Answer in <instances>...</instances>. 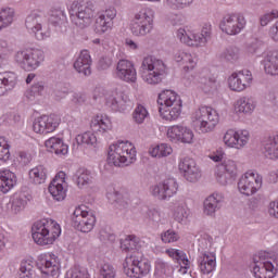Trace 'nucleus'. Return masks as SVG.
Here are the masks:
<instances>
[{"label":"nucleus","instance_id":"f257e3e1","mask_svg":"<svg viewBox=\"0 0 278 278\" xmlns=\"http://www.w3.org/2000/svg\"><path fill=\"white\" fill-rule=\"evenodd\" d=\"M62 236V228L51 218L38 220L33 226V240L40 247L53 244Z\"/></svg>","mask_w":278,"mask_h":278},{"label":"nucleus","instance_id":"f03ea898","mask_svg":"<svg viewBox=\"0 0 278 278\" xmlns=\"http://www.w3.org/2000/svg\"><path fill=\"white\" fill-rule=\"evenodd\" d=\"M139 73L146 84L157 86L166 76V64L153 55H148L143 58Z\"/></svg>","mask_w":278,"mask_h":278},{"label":"nucleus","instance_id":"7ed1b4c3","mask_svg":"<svg viewBox=\"0 0 278 278\" xmlns=\"http://www.w3.org/2000/svg\"><path fill=\"white\" fill-rule=\"evenodd\" d=\"M159 112L164 121H177L181 116L182 102L179 94L173 90H165L159 94Z\"/></svg>","mask_w":278,"mask_h":278},{"label":"nucleus","instance_id":"20e7f679","mask_svg":"<svg viewBox=\"0 0 278 278\" xmlns=\"http://www.w3.org/2000/svg\"><path fill=\"white\" fill-rule=\"evenodd\" d=\"M109 164L113 166H129L136 162V147L129 141H118L109 148Z\"/></svg>","mask_w":278,"mask_h":278},{"label":"nucleus","instance_id":"39448f33","mask_svg":"<svg viewBox=\"0 0 278 278\" xmlns=\"http://www.w3.org/2000/svg\"><path fill=\"white\" fill-rule=\"evenodd\" d=\"M218 121V112L210 106H202L192 115L193 127L199 134L212 132L213 129H216Z\"/></svg>","mask_w":278,"mask_h":278},{"label":"nucleus","instance_id":"423d86ee","mask_svg":"<svg viewBox=\"0 0 278 278\" xmlns=\"http://www.w3.org/2000/svg\"><path fill=\"white\" fill-rule=\"evenodd\" d=\"M13 60L24 71H36L45 62V51L36 48H24L14 53Z\"/></svg>","mask_w":278,"mask_h":278},{"label":"nucleus","instance_id":"0eeeda50","mask_svg":"<svg viewBox=\"0 0 278 278\" xmlns=\"http://www.w3.org/2000/svg\"><path fill=\"white\" fill-rule=\"evenodd\" d=\"M123 268L125 275L130 278H142L147 277L151 273V263L147 258H142V254L138 251H134L131 254L126 256Z\"/></svg>","mask_w":278,"mask_h":278},{"label":"nucleus","instance_id":"6e6552de","mask_svg":"<svg viewBox=\"0 0 278 278\" xmlns=\"http://www.w3.org/2000/svg\"><path fill=\"white\" fill-rule=\"evenodd\" d=\"M25 27L37 40L51 38V29L47 24V17L42 11L30 12L25 20Z\"/></svg>","mask_w":278,"mask_h":278},{"label":"nucleus","instance_id":"1a4fd4ad","mask_svg":"<svg viewBox=\"0 0 278 278\" xmlns=\"http://www.w3.org/2000/svg\"><path fill=\"white\" fill-rule=\"evenodd\" d=\"M155 11L151 8H143L137 12L130 23V31L132 36H147L153 31V21Z\"/></svg>","mask_w":278,"mask_h":278},{"label":"nucleus","instance_id":"9d476101","mask_svg":"<svg viewBox=\"0 0 278 278\" xmlns=\"http://www.w3.org/2000/svg\"><path fill=\"white\" fill-rule=\"evenodd\" d=\"M87 210L86 205H78L72 215V227L81 233H90L97 225V217Z\"/></svg>","mask_w":278,"mask_h":278},{"label":"nucleus","instance_id":"9b49d317","mask_svg":"<svg viewBox=\"0 0 278 278\" xmlns=\"http://www.w3.org/2000/svg\"><path fill=\"white\" fill-rule=\"evenodd\" d=\"M252 273L255 278H275V264L268 253L261 252L253 256Z\"/></svg>","mask_w":278,"mask_h":278},{"label":"nucleus","instance_id":"f8f14e48","mask_svg":"<svg viewBox=\"0 0 278 278\" xmlns=\"http://www.w3.org/2000/svg\"><path fill=\"white\" fill-rule=\"evenodd\" d=\"M77 10H72V23L79 29H86L92 23L94 17V4L92 1L80 3L78 7L75 4Z\"/></svg>","mask_w":278,"mask_h":278},{"label":"nucleus","instance_id":"ddd939ff","mask_svg":"<svg viewBox=\"0 0 278 278\" xmlns=\"http://www.w3.org/2000/svg\"><path fill=\"white\" fill-rule=\"evenodd\" d=\"M219 27L228 36H238L247 27V18L242 13H228L223 17Z\"/></svg>","mask_w":278,"mask_h":278},{"label":"nucleus","instance_id":"4468645a","mask_svg":"<svg viewBox=\"0 0 278 278\" xmlns=\"http://www.w3.org/2000/svg\"><path fill=\"white\" fill-rule=\"evenodd\" d=\"M263 184L262 175L255 172H247L238 181V190L245 197H253L261 188Z\"/></svg>","mask_w":278,"mask_h":278},{"label":"nucleus","instance_id":"2eb2a0df","mask_svg":"<svg viewBox=\"0 0 278 278\" xmlns=\"http://www.w3.org/2000/svg\"><path fill=\"white\" fill-rule=\"evenodd\" d=\"M179 190V185L175 178H167L151 188L152 194L159 201H168L175 197Z\"/></svg>","mask_w":278,"mask_h":278},{"label":"nucleus","instance_id":"dca6fc26","mask_svg":"<svg viewBox=\"0 0 278 278\" xmlns=\"http://www.w3.org/2000/svg\"><path fill=\"white\" fill-rule=\"evenodd\" d=\"M216 179L222 186H227L229 181L238 177V164L233 160H225L215 172Z\"/></svg>","mask_w":278,"mask_h":278},{"label":"nucleus","instance_id":"f3484780","mask_svg":"<svg viewBox=\"0 0 278 278\" xmlns=\"http://www.w3.org/2000/svg\"><path fill=\"white\" fill-rule=\"evenodd\" d=\"M48 190L54 201H64L66 199V192H68L66 173L59 172L50 182Z\"/></svg>","mask_w":278,"mask_h":278},{"label":"nucleus","instance_id":"a211bd4d","mask_svg":"<svg viewBox=\"0 0 278 278\" xmlns=\"http://www.w3.org/2000/svg\"><path fill=\"white\" fill-rule=\"evenodd\" d=\"M253 81V74L249 70L235 72L228 78V86L233 92H242L247 90Z\"/></svg>","mask_w":278,"mask_h":278},{"label":"nucleus","instance_id":"6ab92c4d","mask_svg":"<svg viewBox=\"0 0 278 278\" xmlns=\"http://www.w3.org/2000/svg\"><path fill=\"white\" fill-rule=\"evenodd\" d=\"M60 126V116L52 115H42L35 118L33 123V130L35 134H52Z\"/></svg>","mask_w":278,"mask_h":278},{"label":"nucleus","instance_id":"aec40b11","mask_svg":"<svg viewBox=\"0 0 278 278\" xmlns=\"http://www.w3.org/2000/svg\"><path fill=\"white\" fill-rule=\"evenodd\" d=\"M40 271L46 277H60V258L53 253H46L40 256Z\"/></svg>","mask_w":278,"mask_h":278},{"label":"nucleus","instance_id":"412c9836","mask_svg":"<svg viewBox=\"0 0 278 278\" xmlns=\"http://www.w3.org/2000/svg\"><path fill=\"white\" fill-rule=\"evenodd\" d=\"M178 168L180 173H184L185 179L191 184L199 181L202 176L201 167H199L197 161L191 157L181 159Z\"/></svg>","mask_w":278,"mask_h":278},{"label":"nucleus","instance_id":"4be33fe9","mask_svg":"<svg viewBox=\"0 0 278 278\" xmlns=\"http://www.w3.org/2000/svg\"><path fill=\"white\" fill-rule=\"evenodd\" d=\"M249 138H251L249 130L229 129L224 135V142L231 149H244L249 143Z\"/></svg>","mask_w":278,"mask_h":278},{"label":"nucleus","instance_id":"5701e85b","mask_svg":"<svg viewBox=\"0 0 278 278\" xmlns=\"http://www.w3.org/2000/svg\"><path fill=\"white\" fill-rule=\"evenodd\" d=\"M116 18V9L110 7L109 9L99 13L98 18L96 20V31L97 34H105L114 27V20Z\"/></svg>","mask_w":278,"mask_h":278},{"label":"nucleus","instance_id":"b1692460","mask_svg":"<svg viewBox=\"0 0 278 278\" xmlns=\"http://www.w3.org/2000/svg\"><path fill=\"white\" fill-rule=\"evenodd\" d=\"M116 75L122 81L127 84H136L138 79V74L136 67L131 61L119 60L116 66Z\"/></svg>","mask_w":278,"mask_h":278},{"label":"nucleus","instance_id":"393cba45","mask_svg":"<svg viewBox=\"0 0 278 278\" xmlns=\"http://www.w3.org/2000/svg\"><path fill=\"white\" fill-rule=\"evenodd\" d=\"M181 131H184L182 125H174L167 129V138L170 142H182L185 144H190L194 138V132L192 130H185V137H181Z\"/></svg>","mask_w":278,"mask_h":278},{"label":"nucleus","instance_id":"a878e982","mask_svg":"<svg viewBox=\"0 0 278 278\" xmlns=\"http://www.w3.org/2000/svg\"><path fill=\"white\" fill-rule=\"evenodd\" d=\"M92 59L90 58V52L88 50H83L74 63V68L80 75L85 77H90L92 75Z\"/></svg>","mask_w":278,"mask_h":278},{"label":"nucleus","instance_id":"bb28decb","mask_svg":"<svg viewBox=\"0 0 278 278\" xmlns=\"http://www.w3.org/2000/svg\"><path fill=\"white\" fill-rule=\"evenodd\" d=\"M73 181L76 184L79 190H84V188H90L92 184H94V174L86 167H79L74 176Z\"/></svg>","mask_w":278,"mask_h":278},{"label":"nucleus","instance_id":"cd10ccee","mask_svg":"<svg viewBox=\"0 0 278 278\" xmlns=\"http://www.w3.org/2000/svg\"><path fill=\"white\" fill-rule=\"evenodd\" d=\"M225 203V195L223 193L214 192L204 200V214L206 216H214Z\"/></svg>","mask_w":278,"mask_h":278},{"label":"nucleus","instance_id":"c85d7f7f","mask_svg":"<svg viewBox=\"0 0 278 278\" xmlns=\"http://www.w3.org/2000/svg\"><path fill=\"white\" fill-rule=\"evenodd\" d=\"M261 64L264 66L266 75L278 77V51H269L264 53Z\"/></svg>","mask_w":278,"mask_h":278},{"label":"nucleus","instance_id":"c756f323","mask_svg":"<svg viewBox=\"0 0 278 278\" xmlns=\"http://www.w3.org/2000/svg\"><path fill=\"white\" fill-rule=\"evenodd\" d=\"M90 127L93 134L103 136V134L112 131V121L108 115H97L91 119Z\"/></svg>","mask_w":278,"mask_h":278},{"label":"nucleus","instance_id":"7c9ffc66","mask_svg":"<svg viewBox=\"0 0 278 278\" xmlns=\"http://www.w3.org/2000/svg\"><path fill=\"white\" fill-rule=\"evenodd\" d=\"M202 275H210L216 268V254L214 252H203L198 261Z\"/></svg>","mask_w":278,"mask_h":278},{"label":"nucleus","instance_id":"2f4dec72","mask_svg":"<svg viewBox=\"0 0 278 278\" xmlns=\"http://www.w3.org/2000/svg\"><path fill=\"white\" fill-rule=\"evenodd\" d=\"M174 60L177 62V64L182 66L186 73H188V71H194V66H197V58H194L192 53L184 50H178L174 54Z\"/></svg>","mask_w":278,"mask_h":278},{"label":"nucleus","instance_id":"473e14b6","mask_svg":"<svg viewBox=\"0 0 278 278\" xmlns=\"http://www.w3.org/2000/svg\"><path fill=\"white\" fill-rule=\"evenodd\" d=\"M17 77L13 72L0 73V97H4L11 92L13 88H16Z\"/></svg>","mask_w":278,"mask_h":278},{"label":"nucleus","instance_id":"72a5a7b5","mask_svg":"<svg viewBox=\"0 0 278 278\" xmlns=\"http://www.w3.org/2000/svg\"><path fill=\"white\" fill-rule=\"evenodd\" d=\"M27 203H29V195L25 192H18L11 197L9 206L13 214H21L27 207Z\"/></svg>","mask_w":278,"mask_h":278},{"label":"nucleus","instance_id":"f704fd0d","mask_svg":"<svg viewBox=\"0 0 278 278\" xmlns=\"http://www.w3.org/2000/svg\"><path fill=\"white\" fill-rule=\"evenodd\" d=\"M49 22L54 27H59L62 33L68 31V20L64 11L60 9H53L50 11Z\"/></svg>","mask_w":278,"mask_h":278},{"label":"nucleus","instance_id":"c9c22d12","mask_svg":"<svg viewBox=\"0 0 278 278\" xmlns=\"http://www.w3.org/2000/svg\"><path fill=\"white\" fill-rule=\"evenodd\" d=\"M16 186V175L10 169L0 172V192L8 194Z\"/></svg>","mask_w":278,"mask_h":278},{"label":"nucleus","instance_id":"e433bc0d","mask_svg":"<svg viewBox=\"0 0 278 278\" xmlns=\"http://www.w3.org/2000/svg\"><path fill=\"white\" fill-rule=\"evenodd\" d=\"M129 101V98L125 96V93H113L106 98V105L112 108L115 112H121L125 110V105H127V102Z\"/></svg>","mask_w":278,"mask_h":278},{"label":"nucleus","instance_id":"4c0bfd02","mask_svg":"<svg viewBox=\"0 0 278 278\" xmlns=\"http://www.w3.org/2000/svg\"><path fill=\"white\" fill-rule=\"evenodd\" d=\"M263 153L268 160H278V134L265 141Z\"/></svg>","mask_w":278,"mask_h":278},{"label":"nucleus","instance_id":"58836bf2","mask_svg":"<svg viewBox=\"0 0 278 278\" xmlns=\"http://www.w3.org/2000/svg\"><path fill=\"white\" fill-rule=\"evenodd\" d=\"M235 110L237 114H253L255 111V103L250 98L243 97L237 100Z\"/></svg>","mask_w":278,"mask_h":278},{"label":"nucleus","instance_id":"ea45409f","mask_svg":"<svg viewBox=\"0 0 278 278\" xmlns=\"http://www.w3.org/2000/svg\"><path fill=\"white\" fill-rule=\"evenodd\" d=\"M200 88L205 94H213L218 90V84L216 83V78L212 76L202 75L199 80Z\"/></svg>","mask_w":278,"mask_h":278},{"label":"nucleus","instance_id":"a19ab883","mask_svg":"<svg viewBox=\"0 0 278 278\" xmlns=\"http://www.w3.org/2000/svg\"><path fill=\"white\" fill-rule=\"evenodd\" d=\"M29 179L36 186L45 184L47 181V168L42 165H38L29 170Z\"/></svg>","mask_w":278,"mask_h":278},{"label":"nucleus","instance_id":"79ce46f5","mask_svg":"<svg viewBox=\"0 0 278 278\" xmlns=\"http://www.w3.org/2000/svg\"><path fill=\"white\" fill-rule=\"evenodd\" d=\"M16 15L14 9L10 7H3L0 9V25L3 29L10 27L14 23V16Z\"/></svg>","mask_w":278,"mask_h":278},{"label":"nucleus","instance_id":"37998d69","mask_svg":"<svg viewBox=\"0 0 278 278\" xmlns=\"http://www.w3.org/2000/svg\"><path fill=\"white\" fill-rule=\"evenodd\" d=\"M34 260L26 258L23 260L20 264V278H34L35 270H34Z\"/></svg>","mask_w":278,"mask_h":278},{"label":"nucleus","instance_id":"c03bdc74","mask_svg":"<svg viewBox=\"0 0 278 278\" xmlns=\"http://www.w3.org/2000/svg\"><path fill=\"white\" fill-rule=\"evenodd\" d=\"M140 247V239L135 235L127 236L121 241L122 251H136Z\"/></svg>","mask_w":278,"mask_h":278},{"label":"nucleus","instance_id":"a18cd8bd","mask_svg":"<svg viewBox=\"0 0 278 278\" xmlns=\"http://www.w3.org/2000/svg\"><path fill=\"white\" fill-rule=\"evenodd\" d=\"M173 216L177 223H184V220H187L189 213L186 203L181 202L177 206H175Z\"/></svg>","mask_w":278,"mask_h":278},{"label":"nucleus","instance_id":"49530a36","mask_svg":"<svg viewBox=\"0 0 278 278\" xmlns=\"http://www.w3.org/2000/svg\"><path fill=\"white\" fill-rule=\"evenodd\" d=\"M152 157H168L173 153V148L166 143H161L150 151Z\"/></svg>","mask_w":278,"mask_h":278},{"label":"nucleus","instance_id":"de8ad7c7","mask_svg":"<svg viewBox=\"0 0 278 278\" xmlns=\"http://www.w3.org/2000/svg\"><path fill=\"white\" fill-rule=\"evenodd\" d=\"M132 118L137 125H142L149 118V111L141 104H138L132 113Z\"/></svg>","mask_w":278,"mask_h":278},{"label":"nucleus","instance_id":"09e8293b","mask_svg":"<svg viewBox=\"0 0 278 278\" xmlns=\"http://www.w3.org/2000/svg\"><path fill=\"white\" fill-rule=\"evenodd\" d=\"M194 3V0H165V4L170 10H186Z\"/></svg>","mask_w":278,"mask_h":278},{"label":"nucleus","instance_id":"8fccbe9b","mask_svg":"<svg viewBox=\"0 0 278 278\" xmlns=\"http://www.w3.org/2000/svg\"><path fill=\"white\" fill-rule=\"evenodd\" d=\"M177 38L188 47H194V33H188L184 28L177 30Z\"/></svg>","mask_w":278,"mask_h":278},{"label":"nucleus","instance_id":"3c124183","mask_svg":"<svg viewBox=\"0 0 278 278\" xmlns=\"http://www.w3.org/2000/svg\"><path fill=\"white\" fill-rule=\"evenodd\" d=\"M76 143L79 144H97V136L94 134L87 131L84 132L83 135H77L76 138Z\"/></svg>","mask_w":278,"mask_h":278},{"label":"nucleus","instance_id":"603ef678","mask_svg":"<svg viewBox=\"0 0 278 278\" xmlns=\"http://www.w3.org/2000/svg\"><path fill=\"white\" fill-rule=\"evenodd\" d=\"M222 60L226 62H238V58H240V50L238 48H228L220 54Z\"/></svg>","mask_w":278,"mask_h":278},{"label":"nucleus","instance_id":"864d4df0","mask_svg":"<svg viewBox=\"0 0 278 278\" xmlns=\"http://www.w3.org/2000/svg\"><path fill=\"white\" fill-rule=\"evenodd\" d=\"M165 253L172 257V260H176L177 262L181 261L185 265V268H189L188 264H190V261L186 258V255H184V252L176 250V249H167Z\"/></svg>","mask_w":278,"mask_h":278},{"label":"nucleus","instance_id":"5fc2aeb1","mask_svg":"<svg viewBox=\"0 0 278 278\" xmlns=\"http://www.w3.org/2000/svg\"><path fill=\"white\" fill-rule=\"evenodd\" d=\"M10 160V143L5 137H0V161L8 162Z\"/></svg>","mask_w":278,"mask_h":278},{"label":"nucleus","instance_id":"6e6d98bb","mask_svg":"<svg viewBox=\"0 0 278 278\" xmlns=\"http://www.w3.org/2000/svg\"><path fill=\"white\" fill-rule=\"evenodd\" d=\"M10 45L8 40L0 39V68L3 66V63L8 60V55H10Z\"/></svg>","mask_w":278,"mask_h":278},{"label":"nucleus","instance_id":"4d7b16f0","mask_svg":"<svg viewBox=\"0 0 278 278\" xmlns=\"http://www.w3.org/2000/svg\"><path fill=\"white\" fill-rule=\"evenodd\" d=\"M162 242L165 244H170L179 240V233L173 229H168L165 232L161 233Z\"/></svg>","mask_w":278,"mask_h":278},{"label":"nucleus","instance_id":"13d9d810","mask_svg":"<svg viewBox=\"0 0 278 278\" xmlns=\"http://www.w3.org/2000/svg\"><path fill=\"white\" fill-rule=\"evenodd\" d=\"M100 277L101 278H116V269H114V266L110 265L109 263H105L100 268Z\"/></svg>","mask_w":278,"mask_h":278},{"label":"nucleus","instance_id":"bf43d9fd","mask_svg":"<svg viewBox=\"0 0 278 278\" xmlns=\"http://www.w3.org/2000/svg\"><path fill=\"white\" fill-rule=\"evenodd\" d=\"M264 47V41L260 39H254L249 46H248V53L251 55H255V53H260L262 51V48Z\"/></svg>","mask_w":278,"mask_h":278},{"label":"nucleus","instance_id":"052dcab7","mask_svg":"<svg viewBox=\"0 0 278 278\" xmlns=\"http://www.w3.org/2000/svg\"><path fill=\"white\" fill-rule=\"evenodd\" d=\"M71 278H90V274H88V270L84 269L81 266L74 265Z\"/></svg>","mask_w":278,"mask_h":278},{"label":"nucleus","instance_id":"680f3d73","mask_svg":"<svg viewBox=\"0 0 278 278\" xmlns=\"http://www.w3.org/2000/svg\"><path fill=\"white\" fill-rule=\"evenodd\" d=\"M62 139L58 138V137H51L48 140H46L45 146L47 151H49L50 153H53L58 147V144H60V141Z\"/></svg>","mask_w":278,"mask_h":278},{"label":"nucleus","instance_id":"e2e57ef3","mask_svg":"<svg viewBox=\"0 0 278 278\" xmlns=\"http://www.w3.org/2000/svg\"><path fill=\"white\" fill-rule=\"evenodd\" d=\"M273 18H278V11H271V13H266L265 15L261 16V25L262 27H266L273 21Z\"/></svg>","mask_w":278,"mask_h":278},{"label":"nucleus","instance_id":"0e129e2a","mask_svg":"<svg viewBox=\"0 0 278 278\" xmlns=\"http://www.w3.org/2000/svg\"><path fill=\"white\" fill-rule=\"evenodd\" d=\"M113 61L110 56H102L98 62V68L99 71H108L110 66H112Z\"/></svg>","mask_w":278,"mask_h":278},{"label":"nucleus","instance_id":"69168bd1","mask_svg":"<svg viewBox=\"0 0 278 278\" xmlns=\"http://www.w3.org/2000/svg\"><path fill=\"white\" fill-rule=\"evenodd\" d=\"M52 153H55V155H68V144H65L64 141H59L56 149Z\"/></svg>","mask_w":278,"mask_h":278},{"label":"nucleus","instance_id":"338daca9","mask_svg":"<svg viewBox=\"0 0 278 278\" xmlns=\"http://www.w3.org/2000/svg\"><path fill=\"white\" fill-rule=\"evenodd\" d=\"M17 162L21 164V166H27L31 163V154L28 152H20L17 156Z\"/></svg>","mask_w":278,"mask_h":278},{"label":"nucleus","instance_id":"774afa93","mask_svg":"<svg viewBox=\"0 0 278 278\" xmlns=\"http://www.w3.org/2000/svg\"><path fill=\"white\" fill-rule=\"evenodd\" d=\"M268 214L274 218H278V200H275L268 205Z\"/></svg>","mask_w":278,"mask_h":278}]
</instances>
